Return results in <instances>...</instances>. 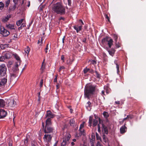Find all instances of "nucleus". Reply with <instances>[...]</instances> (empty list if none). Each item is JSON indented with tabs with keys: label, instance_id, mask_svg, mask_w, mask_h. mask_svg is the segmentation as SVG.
<instances>
[{
	"label": "nucleus",
	"instance_id": "603ef678",
	"mask_svg": "<svg viewBox=\"0 0 146 146\" xmlns=\"http://www.w3.org/2000/svg\"><path fill=\"white\" fill-rule=\"evenodd\" d=\"M43 80L41 79L40 82V87H42L43 85Z\"/></svg>",
	"mask_w": 146,
	"mask_h": 146
},
{
	"label": "nucleus",
	"instance_id": "a211bd4d",
	"mask_svg": "<svg viewBox=\"0 0 146 146\" xmlns=\"http://www.w3.org/2000/svg\"><path fill=\"white\" fill-rule=\"evenodd\" d=\"M73 27L74 29L76 31L77 33H78L79 31H81L82 29L81 25L79 26L77 25H74L73 26Z\"/></svg>",
	"mask_w": 146,
	"mask_h": 146
},
{
	"label": "nucleus",
	"instance_id": "aec40b11",
	"mask_svg": "<svg viewBox=\"0 0 146 146\" xmlns=\"http://www.w3.org/2000/svg\"><path fill=\"white\" fill-rule=\"evenodd\" d=\"M108 51L109 54L113 56L114 55L115 50L114 49L112 48L111 49L108 50Z\"/></svg>",
	"mask_w": 146,
	"mask_h": 146
},
{
	"label": "nucleus",
	"instance_id": "7ed1b4c3",
	"mask_svg": "<svg viewBox=\"0 0 146 146\" xmlns=\"http://www.w3.org/2000/svg\"><path fill=\"white\" fill-rule=\"evenodd\" d=\"M7 67L5 64H2L0 65V77L7 76Z\"/></svg>",
	"mask_w": 146,
	"mask_h": 146
},
{
	"label": "nucleus",
	"instance_id": "e2e57ef3",
	"mask_svg": "<svg viewBox=\"0 0 146 146\" xmlns=\"http://www.w3.org/2000/svg\"><path fill=\"white\" fill-rule=\"evenodd\" d=\"M89 72L90 73L93 74L94 72V71L92 69H90Z\"/></svg>",
	"mask_w": 146,
	"mask_h": 146
},
{
	"label": "nucleus",
	"instance_id": "49530a36",
	"mask_svg": "<svg viewBox=\"0 0 146 146\" xmlns=\"http://www.w3.org/2000/svg\"><path fill=\"white\" fill-rule=\"evenodd\" d=\"M115 64L116 66L117 72L118 74H119V66L117 63H115Z\"/></svg>",
	"mask_w": 146,
	"mask_h": 146
},
{
	"label": "nucleus",
	"instance_id": "393cba45",
	"mask_svg": "<svg viewBox=\"0 0 146 146\" xmlns=\"http://www.w3.org/2000/svg\"><path fill=\"white\" fill-rule=\"evenodd\" d=\"M5 102L3 99H0V107H3L5 106Z\"/></svg>",
	"mask_w": 146,
	"mask_h": 146
},
{
	"label": "nucleus",
	"instance_id": "09e8293b",
	"mask_svg": "<svg viewBox=\"0 0 146 146\" xmlns=\"http://www.w3.org/2000/svg\"><path fill=\"white\" fill-rule=\"evenodd\" d=\"M5 56H2L0 57V62L3 61L5 60Z\"/></svg>",
	"mask_w": 146,
	"mask_h": 146
},
{
	"label": "nucleus",
	"instance_id": "ea45409f",
	"mask_svg": "<svg viewBox=\"0 0 146 146\" xmlns=\"http://www.w3.org/2000/svg\"><path fill=\"white\" fill-rule=\"evenodd\" d=\"M113 36L114 39V40L115 41V42H117V39L118 38V36H117V35L115 34H113Z\"/></svg>",
	"mask_w": 146,
	"mask_h": 146
},
{
	"label": "nucleus",
	"instance_id": "412c9836",
	"mask_svg": "<svg viewBox=\"0 0 146 146\" xmlns=\"http://www.w3.org/2000/svg\"><path fill=\"white\" fill-rule=\"evenodd\" d=\"M113 40L112 39L110 38L108 41L107 44L109 48H111L113 43Z\"/></svg>",
	"mask_w": 146,
	"mask_h": 146
},
{
	"label": "nucleus",
	"instance_id": "473e14b6",
	"mask_svg": "<svg viewBox=\"0 0 146 146\" xmlns=\"http://www.w3.org/2000/svg\"><path fill=\"white\" fill-rule=\"evenodd\" d=\"M24 20L23 19H21L19 20L16 23V25L18 26H19L23 22Z\"/></svg>",
	"mask_w": 146,
	"mask_h": 146
},
{
	"label": "nucleus",
	"instance_id": "20e7f679",
	"mask_svg": "<svg viewBox=\"0 0 146 146\" xmlns=\"http://www.w3.org/2000/svg\"><path fill=\"white\" fill-rule=\"evenodd\" d=\"M0 33L3 36L6 37L10 34L9 31L3 27L1 26L0 28Z\"/></svg>",
	"mask_w": 146,
	"mask_h": 146
},
{
	"label": "nucleus",
	"instance_id": "cd10ccee",
	"mask_svg": "<svg viewBox=\"0 0 146 146\" xmlns=\"http://www.w3.org/2000/svg\"><path fill=\"white\" fill-rule=\"evenodd\" d=\"M105 134H103L102 137L103 141L105 143H106L108 142V139Z\"/></svg>",
	"mask_w": 146,
	"mask_h": 146
},
{
	"label": "nucleus",
	"instance_id": "13d9d810",
	"mask_svg": "<svg viewBox=\"0 0 146 146\" xmlns=\"http://www.w3.org/2000/svg\"><path fill=\"white\" fill-rule=\"evenodd\" d=\"M43 63H44V62H43L42 64V66H41V69L43 71L45 68V66H44L43 65Z\"/></svg>",
	"mask_w": 146,
	"mask_h": 146
},
{
	"label": "nucleus",
	"instance_id": "bf43d9fd",
	"mask_svg": "<svg viewBox=\"0 0 146 146\" xmlns=\"http://www.w3.org/2000/svg\"><path fill=\"white\" fill-rule=\"evenodd\" d=\"M19 0H13V2L14 3V5H15V6H17V2Z\"/></svg>",
	"mask_w": 146,
	"mask_h": 146
},
{
	"label": "nucleus",
	"instance_id": "69168bd1",
	"mask_svg": "<svg viewBox=\"0 0 146 146\" xmlns=\"http://www.w3.org/2000/svg\"><path fill=\"white\" fill-rule=\"evenodd\" d=\"M56 89H58L60 87V85L59 84H57L56 86Z\"/></svg>",
	"mask_w": 146,
	"mask_h": 146
},
{
	"label": "nucleus",
	"instance_id": "39448f33",
	"mask_svg": "<svg viewBox=\"0 0 146 146\" xmlns=\"http://www.w3.org/2000/svg\"><path fill=\"white\" fill-rule=\"evenodd\" d=\"M71 137V135L70 134H68L63 138V140L61 143V146H66L68 142L69 141Z\"/></svg>",
	"mask_w": 146,
	"mask_h": 146
},
{
	"label": "nucleus",
	"instance_id": "79ce46f5",
	"mask_svg": "<svg viewBox=\"0 0 146 146\" xmlns=\"http://www.w3.org/2000/svg\"><path fill=\"white\" fill-rule=\"evenodd\" d=\"M50 46H49L48 44H47L46 46V47L45 49V51L46 53H47V50L49 49V48H50Z\"/></svg>",
	"mask_w": 146,
	"mask_h": 146
},
{
	"label": "nucleus",
	"instance_id": "4d7b16f0",
	"mask_svg": "<svg viewBox=\"0 0 146 146\" xmlns=\"http://www.w3.org/2000/svg\"><path fill=\"white\" fill-rule=\"evenodd\" d=\"M105 16V17L106 18V19H107V20H108V21L110 22V18H109L108 15L107 14H106Z\"/></svg>",
	"mask_w": 146,
	"mask_h": 146
},
{
	"label": "nucleus",
	"instance_id": "6e6d98bb",
	"mask_svg": "<svg viewBox=\"0 0 146 146\" xmlns=\"http://www.w3.org/2000/svg\"><path fill=\"white\" fill-rule=\"evenodd\" d=\"M68 5L69 6H71L72 0H67Z\"/></svg>",
	"mask_w": 146,
	"mask_h": 146
},
{
	"label": "nucleus",
	"instance_id": "864d4df0",
	"mask_svg": "<svg viewBox=\"0 0 146 146\" xmlns=\"http://www.w3.org/2000/svg\"><path fill=\"white\" fill-rule=\"evenodd\" d=\"M33 20H32L31 21V23H30L29 24V25H27V26H28L27 29H29L30 27L31 26V24L33 23Z\"/></svg>",
	"mask_w": 146,
	"mask_h": 146
},
{
	"label": "nucleus",
	"instance_id": "f3484780",
	"mask_svg": "<svg viewBox=\"0 0 146 146\" xmlns=\"http://www.w3.org/2000/svg\"><path fill=\"white\" fill-rule=\"evenodd\" d=\"M11 52H10L8 51L6 52L4 55L5 58L7 59L10 58L11 56Z\"/></svg>",
	"mask_w": 146,
	"mask_h": 146
},
{
	"label": "nucleus",
	"instance_id": "f257e3e1",
	"mask_svg": "<svg viewBox=\"0 0 146 146\" xmlns=\"http://www.w3.org/2000/svg\"><path fill=\"white\" fill-rule=\"evenodd\" d=\"M52 10L57 14L63 15L66 13L65 7L60 2H57L53 4L52 6Z\"/></svg>",
	"mask_w": 146,
	"mask_h": 146
},
{
	"label": "nucleus",
	"instance_id": "b1692460",
	"mask_svg": "<svg viewBox=\"0 0 146 146\" xmlns=\"http://www.w3.org/2000/svg\"><path fill=\"white\" fill-rule=\"evenodd\" d=\"M6 27L10 29H14V25L9 24L6 25Z\"/></svg>",
	"mask_w": 146,
	"mask_h": 146
},
{
	"label": "nucleus",
	"instance_id": "a878e982",
	"mask_svg": "<svg viewBox=\"0 0 146 146\" xmlns=\"http://www.w3.org/2000/svg\"><path fill=\"white\" fill-rule=\"evenodd\" d=\"M11 17V15H7V16L5 17V18L3 19V21L4 22L7 21L9 20V18Z\"/></svg>",
	"mask_w": 146,
	"mask_h": 146
},
{
	"label": "nucleus",
	"instance_id": "f03ea898",
	"mask_svg": "<svg viewBox=\"0 0 146 146\" xmlns=\"http://www.w3.org/2000/svg\"><path fill=\"white\" fill-rule=\"evenodd\" d=\"M96 87V86L91 85L86 86L84 91V97L89 99L91 95L94 94Z\"/></svg>",
	"mask_w": 146,
	"mask_h": 146
},
{
	"label": "nucleus",
	"instance_id": "a19ab883",
	"mask_svg": "<svg viewBox=\"0 0 146 146\" xmlns=\"http://www.w3.org/2000/svg\"><path fill=\"white\" fill-rule=\"evenodd\" d=\"M115 46L116 48H118L119 47H121V44L119 42H115Z\"/></svg>",
	"mask_w": 146,
	"mask_h": 146
},
{
	"label": "nucleus",
	"instance_id": "9b49d317",
	"mask_svg": "<svg viewBox=\"0 0 146 146\" xmlns=\"http://www.w3.org/2000/svg\"><path fill=\"white\" fill-rule=\"evenodd\" d=\"M7 81V79L5 77L2 78L0 81V87H3L5 86Z\"/></svg>",
	"mask_w": 146,
	"mask_h": 146
},
{
	"label": "nucleus",
	"instance_id": "de8ad7c7",
	"mask_svg": "<svg viewBox=\"0 0 146 146\" xmlns=\"http://www.w3.org/2000/svg\"><path fill=\"white\" fill-rule=\"evenodd\" d=\"M94 117L95 118V119H98V120H99V123L100 124L101 123V119H100V118H99L98 117V116L96 115V114H94Z\"/></svg>",
	"mask_w": 146,
	"mask_h": 146
},
{
	"label": "nucleus",
	"instance_id": "4c0bfd02",
	"mask_svg": "<svg viewBox=\"0 0 146 146\" xmlns=\"http://www.w3.org/2000/svg\"><path fill=\"white\" fill-rule=\"evenodd\" d=\"M14 56H15V59L19 61V63H20V59L19 57L18 56V55L16 54H14Z\"/></svg>",
	"mask_w": 146,
	"mask_h": 146
},
{
	"label": "nucleus",
	"instance_id": "4be33fe9",
	"mask_svg": "<svg viewBox=\"0 0 146 146\" xmlns=\"http://www.w3.org/2000/svg\"><path fill=\"white\" fill-rule=\"evenodd\" d=\"M9 44H1L0 45V47L1 49L3 50L6 48H8L9 47Z\"/></svg>",
	"mask_w": 146,
	"mask_h": 146
},
{
	"label": "nucleus",
	"instance_id": "1a4fd4ad",
	"mask_svg": "<svg viewBox=\"0 0 146 146\" xmlns=\"http://www.w3.org/2000/svg\"><path fill=\"white\" fill-rule=\"evenodd\" d=\"M46 117L51 118H53L55 116V115L52 113L50 110H48L47 111L46 113Z\"/></svg>",
	"mask_w": 146,
	"mask_h": 146
},
{
	"label": "nucleus",
	"instance_id": "338daca9",
	"mask_svg": "<svg viewBox=\"0 0 146 146\" xmlns=\"http://www.w3.org/2000/svg\"><path fill=\"white\" fill-rule=\"evenodd\" d=\"M92 63L93 64H96V62L94 60H93L92 62Z\"/></svg>",
	"mask_w": 146,
	"mask_h": 146
},
{
	"label": "nucleus",
	"instance_id": "ddd939ff",
	"mask_svg": "<svg viewBox=\"0 0 146 146\" xmlns=\"http://www.w3.org/2000/svg\"><path fill=\"white\" fill-rule=\"evenodd\" d=\"M127 127L125 125L122 126L120 128V130L121 134H123L127 131Z\"/></svg>",
	"mask_w": 146,
	"mask_h": 146
},
{
	"label": "nucleus",
	"instance_id": "680f3d73",
	"mask_svg": "<svg viewBox=\"0 0 146 146\" xmlns=\"http://www.w3.org/2000/svg\"><path fill=\"white\" fill-rule=\"evenodd\" d=\"M96 146H102V145L100 141H98L97 142Z\"/></svg>",
	"mask_w": 146,
	"mask_h": 146
},
{
	"label": "nucleus",
	"instance_id": "c9c22d12",
	"mask_svg": "<svg viewBox=\"0 0 146 146\" xmlns=\"http://www.w3.org/2000/svg\"><path fill=\"white\" fill-rule=\"evenodd\" d=\"M28 141V138L27 137L24 141V143L25 146H27L29 144Z\"/></svg>",
	"mask_w": 146,
	"mask_h": 146
},
{
	"label": "nucleus",
	"instance_id": "37998d69",
	"mask_svg": "<svg viewBox=\"0 0 146 146\" xmlns=\"http://www.w3.org/2000/svg\"><path fill=\"white\" fill-rule=\"evenodd\" d=\"M89 70L90 69L87 68V67H86L83 70L84 73V74H86L88 72H89Z\"/></svg>",
	"mask_w": 146,
	"mask_h": 146
},
{
	"label": "nucleus",
	"instance_id": "423d86ee",
	"mask_svg": "<svg viewBox=\"0 0 146 146\" xmlns=\"http://www.w3.org/2000/svg\"><path fill=\"white\" fill-rule=\"evenodd\" d=\"M54 129V127L52 126H45L44 129V132L46 134L52 133Z\"/></svg>",
	"mask_w": 146,
	"mask_h": 146
},
{
	"label": "nucleus",
	"instance_id": "2eb2a0df",
	"mask_svg": "<svg viewBox=\"0 0 146 146\" xmlns=\"http://www.w3.org/2000/svg\"><path fill=\"white\" fill-rule=\"evenodd\" d=\"M46 125L45 126H52L51 119L50 118H47L45 121Z\"/></svg>",
	"mask_w": 146,
	"mask_h": 146
},
{
	"label": "nucleus",
	"instance_id": "0e129e2a",
	"mask_svg": "<svg viewBox=\"0 0 146 146\" xmlns=\"http://www.w3.org/2000/svg\"><path fill=\"white\" fill-rule=\"evenodd\" d=\"M65 19V18L63 17H60V18H59V20L60 21L61 20H64Z\"/></svg>",
	"mask_w": 146,
	"mask_h": 146
},
{
	"label": "nucleus",
	"instance_id": "3c124183",
	"mask_svg": "<svg viewBox=\"0 0 146 146\" xmlns=\"http://www.w3.org/2000/svg\"><path fill=\"white\" fill-rule=\"evenodd\" d=\"M84 123L83 122L80 125V129L79 131H81V130L84 127Z\"/></svg>",
	"mask_w": 146,
	"mask_h": 146
},
{
	"label": "nucleus",
	"instance_id": "72a5a7b5",
	"mask_svg": "<svg viewBox=\"0 0 146 146\" xmlns=\"http://www.w3.org/2000/svg\"><path fill=\"white\" fill-rule=\"evenodd\" d=\"M96 136L97 140H100V141L101 142L102 141L101 137L99 136V134L97 133H96Z\"/></svg>",
	"mask_w": 146,
	"mask_h": 146
},
{
	"label": "nucleus",
	"instance_id": "f704fd0d",
	"mask_svg": "<svg viewBox=\"0 0 146 146\" xmlns=\"http://www.w3.org/2000/svg\"><path fill=\"white\" fill-rule=\"evenodd\" d=\"M92 107L91 103L90 102L88 101L86 104V108L87 109H88V108H91Z\"/></svg>",
	"mask_w": 146,
	"mask_h": 146
},
{
	"label": "nucleus",
	"instance_id": "5fc2aeb1",
	"mask_svg": "<svg viewBox=\"0 0 146 146\" xmlns=\"http://www.w3.org/2000/svg\"><path fill=\"white\" fill-rule=\"evenodd\" d=\"M65 68V67L63 66H61L59 68L58 71L59 72H60L62 69H64Z\"/></svg>",
	"mask_w": 146,
	"mask_h": 146
},
{
	"label": "nucleus",
	"instance_id": "f8f14e48",
	"mask_svg": "<svg viewBox=\"0 0 146 146\" xmlns=\"http://www.w3.org/2000/svg\"><path fill=\"white\" fill-rule=\"evenodd\" d=\"M17 8V6L13 5V6H10L7 10V12L10 13L12 11H14Z\"/></svg>",
	"mask_w": 146,
	"mask_h": 146
},
{
	"label": "nucleus",
	"instance_id": "7c9ffc66",
	"mask_svg": "<svg viewBox=\"0 0 146 146\" xmlns=\"http://www.w3.org/2000/svg\"><path fill=\"white\" fill-rule=\"evenodd\" d=\"M98 120L96 119H94L93 121V126L94 127L96 126L98 124Z\"/></svg>",
	"mask_w": 146,
	"mask_h": 146
},
{
	"label": "nucleus",
	"instance_id": "9d476101",
	"mask_svg": "<svg viewBox=\"0 0 146 146\" xmlns=\"http://www.w3.org/2000/svg\"><path fill=\"white\" fill-rule=\"evenodd\" d=\"M7 112L4 110L0 109V119L3 118L7 115Z\"/></svg>",
	"mask_w": 146,
	"mask_h": 146
},
{
	"label": "nucleus",
	"instance_id": "c85d7f7f",
	"mask_svg": "<svg viewBox=\"0 0 146 146\" xmlns=\"http://www.w3.org/2000/svg\"><path fill=\"white\" fill-rule=\"evenodd\" d=\"M10 0H6L5 1V7L8 8V7L10 3Z\"/></svg>",
	"mask_w": 146,
	"mask_h": 146
},
{
	"label": "nucleus",
	"instance_id": "bb28decb",
	"mask_svg": "<svg viewBox=\"0 0 146 146\" xmlns=\"http://www.w3.org/2000/svg\"><path fill=\"white\" fill-rule=\"evenodd\" d=\"M110 37L108 36H106L105 38H103L102 40V42L103 43H104L106 42H108L109 39Z\"/></svg>",
	"mask_w": 146,
	"mask_h": 146
},
{
	"label": "nucleus",
	"instance_id": "e433bc0d",
	"mask_svg": "<svg viewBox=\"0 0 146 146\" xmlns=\"http://www.w3.org/2000/svg\"><path fill=\"white\" fill-rule=\"evenodd\" d=\"M103 114L104 117L106 118H107L109 116L108 113L106 111H104L103 112Z\"/></svg>",
	"mask_w": 146,
	"mask_h": 146
},
{
	"label": "nucleus",
	"instance_id": "6ab92c4d",
	"mask_svg": "<svg viewBox=\"0 0 146 146\" xmlns=\"http://www.w3.org/2000/svg\"><path fill=\"white\" fill-rule=\"evenodd\" d=\"M80 132V133L78 134H76V136L77 137H81L82 135H85V130L84 129H83L82 130V129L81 131H79Z\"/></svg>",
	"mask_w": 146,
	"mask_h": 146
},
{
	"label": "nucleus",
	"instance_id": "5701e85b",
	"mask_svg": "<svg viewBox=\"0 0 146 146\" xmlns=\"http://www.w3.org/2000/svg\"><path fill=\"white\" fill-rule=\"evenodd\" d=\"M15 102H14V100H11L9 103V105L11 106L12 107H14L16 105Z\"/></svg>",
	"mask_w": 146,
	"mask_h": 146
},
{
	"label": "nucleus",
	"instance_id": "0eeeda50",
	"mask_svg": "<svg viewBox=\"0 0 146 146\" xmlns=\"http://www.w3.org/2000/svg\"><path fill=\"white\" fill-rule=\"evenodd\" d=\"M102 125L101 129L102 134L107 135L108 133V130L107 126L103 123L102 124Z\"/></svg>",
	"mask_w": 146,
	"mask_h": 146
},
{
	"label": "nucleus",
	"instance_id": "052dcab7",
	"mask_svg": "<svg viewBox=\"0 0 146 146\" xmlns=\"http://www.w3.org/2000/svg\"><path fill=\"white\" fill-rule=\"evenodd\" d=\"M61 60H62L63 62H64V55H62L61 57Z\"/></svg>",
	"mask_w": 146,
	"mask_h": 146
},
{
	"label": "nucleus",
	"instance_id": "dca6fc26",
	"mask_svg": "<svg viewBox=\"0 0 146 146\" xmlns=\"http://www.w3.org/2000/svg\"><path fill=\"white\" fill-rule=\"evenodd\" d=\"M69 123L70 125L73 127H75L76 125V124L75 122V120L74 118L70 119L69 121Z\"/></svg>",
	"mask_w": 146,
	"mask_h": 146
},
{
	"label": "nucleus",
	"instance_id": "8fccbe9b",
	"mask_svg": "<svg viewBox=\"0 0 146 146\" xmlns=\"http://www.w3.org/2000/svg\"><path fill=\"white\" fill-rule=\"evenodd\" d=\"M16 73L13 72V73L11 74V78H15L17 76Z\"/></svg>",
	"mask_w": 146,
	"mask_h": 146
},
{
	"label": "nucleus",
	"instance_id": "2f4dec72",
	"mask_svg": "<svg viewBox=\"0 0 146 146\" xmlns=\"http://www.w3.org/2000/svg\"><path fill=\"white\" fill-rule=\"evenodd\" d=\"M4 7V4L2 2H0V10H2Z\"/></svg>",
	"mask_w": 146,
	"mask_h": 146
},
{
	"label": "nucleus",
	"instance_id": "4468645a",
	"mask_svg": "<svg viewBox=\"0 0 146 146\" xmlns=\"http://www.w3.org/2000/svg\"><path fill=\"white\" fill-rule=\"evenodd\" d=\"M15 65L12 68V71L14 73H17L19 71V69L18 68V65L17 62H15Z\"/></svg>",
	"mask_w": 146,
	"mask_h": 146
},
{
	"label": "nucleus",
	"instance_id": "c756f323",
	"mask_svg": "<svg viewBox=\"0 0 146 146\" xmlns=\"http://www.w3.org/2000/svg\"><path fill=\"white\" fill-rule=\"evenodd\" d=\"M93 119V116H90L89 117V125H90V127L91 126V124L92 123V121Z\"/></svg>",
	"mask_w": 146,
	"mask_h": 146
},
{
	"label": "nucleus",
	"instance_id": "58836bf2",
	"mask_svg": "<svg viewBox=\"0 0 146 146\" xmlns=\"http://www.w3.org/2000/svg\"><path fill=\"white\" fill-rule=\"evenodd\" d=\"M30 50V48L28 46H27V47L25 48V51L26 53L28 54Z\"/></svg>",
	"mask_w": 146,
	"mask_h": 146
},
{
	"label": "nucleus",
	"instance_id": "774afa93",
	"mask_svg": "<svg viewBox=\"0 0 146 146\" xmlns=\"http://www.w3.org/2000/svg\"><path fill=\"white\" fill-rule=\"evenodd\" d=\"M13 37H14V38H13V39L14 40H16L17 39V35H16V36L14 35Z\"/></svg>",
	"mask_w": 146,
	"mask_h": 146
},
{
	"label": "nucleus",
	"instance_id": "c03bdc74",
	"mask_svg": "<svg viewBox=\"0 0 146 146\" xmlns=\"http://www.w3.org/2000/svg\"><path fill=\"white\" fill-rule=\"evenodd\" d=\"M95 73H96V77L98 78H101L100 74L96 71H95Z\"/></svg>",
	"mask_w": 146,
	"mask_h": 146
},
{
	"label": "nucleus",
	"instance_id": "a18cd8bd",
	"mask_svg": "<svg viewBox=\"0 0 146 146\" xmlns=\"http://www.w3.org/2000/svg\"><path fill=\"white\" fill-rule=\"evenodd\" d=\"M26 26V24L25 23H23L21 25V26L19 27L18 29L19 30L22 29V28Z\"/></svg>",
	"mask_w": 146,
	"mask_h": 146
},
{
	"label": "nucleus",
	"instance_id": "6e6552de",
	"mask_svg": "<svg viewBox=\"0 0 146 146\" xmlns=\"http://www.w3.org/2000/svg\"><path fill=\"white\" fill-rule=\"evenodd\" d=\"M52 138V136L51 135L45 134L44 135L43 139L44 141H46L48 143L50 142Z\"/></svg>",
	"mask_w": 146,
	"mask_h": 146
}]
</instances>
